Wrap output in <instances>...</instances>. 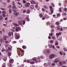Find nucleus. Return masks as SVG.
I'll use <instances>...</instances> for the list:
<instances>
[{
	"instance_id": "18",
	"label": "nucleus",
	"mask_w": 67,
	"mask_h": 67,
	"mask_svg": "<svg viewBox=\"0 0 67 67\" xmlns=\"http://www.w3.org/2000/svg\"><path fill=\"white\" fill-rule=\"evenodd\" d=\"M3 19V17H2V16H0V20H2Z\"/></svg>"
},
{
	"instance_id": "55",
	"label": "nucleus",
	"mask_w": 67,
	"mask_h": 67,
	"mask_svg": "<svg viewBox=\"0 0 67 67\" xmlns=\"http://www.w3.org/2000/svg\"><path fill=\"white\" fill-rule=\"evenodd\" d=\"M56 35L57 36V35L58 36H59V34L58 33H57Z\"/></svg>"
},
{
	"instance_id": "40",
	"label": "nucleus",
	"mask_w": 67,
	"mask_h": 67,
	"mask_svg": "<svg viewBox=\"0 0 67 67\" xmlns=\"http://www.w3.org/2000/svg\"><path fill=\"white\" fill-rule=\"evenodd\" d=\"M42 10L43 11H45V9L43 8L42 9Z\"/></svg>"
},
{
	"instance_id": "41",
	"label": "nucleus",
	"mask_w": 67,
	"mask_h": 67,
	"mask_svg": "<svg viewBox=\"0 0 67 67\" xmlns=\"http://www.w3.org/2000/svg\"><path fill=\"white\" fill-rule=\"evenodd\" d=\"M26 10H25L23 11V13H25V12H26Z\"/></svg>"
},
{
	"instance_id": "64",
	"label": "nucleus",
	"mask_w": 67,
	"mask_h": 67,
	"mask_svg": "<svg viewBox=\"0 0 67 67\" xmlns=\"http://www.w3.org/2000/svg\"><path fill=\"white\" fill-rule=\"evenodd\" d=\"M1 10H4V9L3 8H1Z\"/></svg>"
},
{
	"instance_id": "47",
	"label": "nucleus",
	"mask_w": 67,
	"mask_h": 67,
	"mask_svg": "<svg viewBox=\"0 0 67 67\" xmlns=\"http://www.w3.org/2000/svg\"><path fill=\"white\" fill-rule=\"evenodd\" d=\"M57 16H60V14L59 13L58 14Z\"/></svg>"
},
{
	"instance_id": "1",
	"label": "nucleus",
	"mask_w": 67,
	"mask_h": 67,
	"mask_svg": "<svg viewBox=\"0 0 67 67\" xmlns=\"http://www.w3.org/2000/svg\"><path fill=\"white\" fill-rule=\"evenodd\" d=\"M13 6L12 7L13 9L14 10H16L17 8L15 6V4H14V2H13Z\"/></svg>"
},
{
	"instance_id": "30",
	"label": "nucleus",
	"mask_w": 67,
	"mask_h": 67,
	"mask_svg": "<svg viewBox=\"0 0 67 67\" xmlns=\"http://www.w3.org/2000/svg\"><path fill=\"white\" fill-rule=\"evenodd\" d=\"M8 49L10 51H11V49L10 48V47H9L8 48Z\"/></svg>"
},
{
	"instance_id": "21",
	"label": "nucleus",
	"mask_w": 67,
	"mask_h": 67,
	"mask_svg": "<svg viewBox=\"0 0 67 67\" xmlns=\"http://www.w3.org/2000/svg\"><path fill=\"white\" fill-rule=\"evenodd\" d=\"M49 35H50V36H53V33H51L50 34H49Z\"/></svg>"
},
{
	"instance_id": "63",
	"label": "nucleus",
	"mask_w": 67,
	"mask_h": 67,
	"mask_svg": "<svg viewBox=\"0 0 67 67\" xmlns=\"http://www.w3.org/2000/svg\"><path fill=\"white\" fill-rule=\"evenodd\" d=\"M26 3L27 4H28V5H30V4L29 3Z\"/></svg>"
},
{
	"instance_id": "20",
	"label": "nucleus",
	"mask_w": 67,
	"mask_h": 67,
	"mask_svg": "<svg viewBox=\"0 0 67 67\" xmlns=\"http://www.w3.org/2000/svg\"><path fill=\"white\" fill-rule=\"evenodd\" d=\"M5 51V49H4L3 48L2 50V52H4Z\"/></svg>"
},
{
	"instance_id": "53",
	"label": "nucleus",
	"mask_w": 67,
	"mask_h": 67,
	"mask_svg": "<svg viewBox=\"0 0 67 67\" xmlns=\"http://www.w3.org/2000/svg\"><path fill=\"white\" fill-rule=\"evenodd\" d=\"M51 27H52V28H54V26L53 25H51Z\"/></svg>"
},
{
	"instance_id": "19",
	"label": "nucleus",
	"mask_w": 67,
	"mask_h": 67,
	"mask_svg": "<svg viewBox=\"0 0 67 67\" xmlns=\"http://www.w3.org/2000/svg\"><path fill=\"white\" fill-rule=\"evenodd\" d=\"M13 60L12 59L10 60H9V63H12V62Z\"/></svg>"
},
{
	"instance_id": "32",
	"label": "nucleus",
	"mask_w": 67,
	"mask_h": 67,
	"mask_svg": "<svg viewBox=\"0 0 67 67\" xmlns=\"http://www.w3.org/2000/svg\"><path fill=\"white\" fill-rule=\"evenodd\" d=\"M23 2L24 3H26V1H25L24 0H23Z\"/></svg>"
},
{
	"instance_id": "37",
	"label": "nucleus",
	"mask_w": 67,
	"mask_h": 67,
	"mask_svg": "<svg viewBox=\"0 0 67 67\" xmlns=\"http://www.w3.org/2000/svg\"><path fill=\"white\" fill-rule=\"evenodd\" d=\"M1 43H2V42H4V40H2V39H1Z\"/></svg>"
},
{
	"instance_id": "34",
	"label": "nucleus",
	"mask_w": 67,
	"mask_h": 67,
	"mask_svg": "<svg viewBox=\"0 0 67 67\" xmlns=\"http://www.w3.org/2000/svg\"><path fill=\"white\" fill-rule=\"evenodd\" d=\"M18 20H21L22 19V18L21 17H19L18 18Z\"/></svg>"
},
{
	"instance_id": "27",
	"label": "nucleus",
	"mask_w": 67,
	"mask_h": 67,
	"mask_svg": "<svg viewBox=\"0 0 67 67\" xmlns=\"http://www.w3.org/2000/svg\"><path fill=\"white\" fill-rule=\"evenodd\" d=\"M2 15L3 17H5L6 16L5 14H2Z\"/></svg>"
},
{
	"instance_id": "16",
	"label": "nucleus",
	"mask_w": 67,
	"mask_h": 67,
	"mask_svg": "<svg viewBox=\"0 0 67 67\" xmlns=\"http://www.w3.org/2000/svg\"><path fill=\"white\" fill-rule=\"evenodd\" d=\"M23 25H24L25 23V20H23Z\"/></svg>"
},
{
	"instance_id": "24",
	"label": "nucleus",
	"mask_w": 67,
	"mask_h": 67,
	"mask_svg": "<svg viewBox=\"0 0 67 67\" xmlns=\"http://www.w3.org/2000/svg\"><path fill=\"white\" fill-rule=\"evenodd\" d=\"M25 5L27 7H29V5H27V4H25Z\"/></svg>"
},
{
	"instance_id": "6",
	"label": "nucleus",
	"mask_w": 67,
	"mask_h": 67,
	"mask_svg": "<svg viewBox=\"0 0 67 67\" xmlns=\"http://www.w3.org/2000/svg\"><path fill=\"white\" fill-rule=\"evenodd\" d=\"M58 59L57 58L54 61V63H58V62H59V60H57Z\"/></svg>"
},
{
	"instance_id": "13",
	"label": "nucleus",
	"mask_w": 67,
	"mask_h": 67,
	"mask_svg": "<svg viewBox=\"0 0 67 67\" xmlns=\"http://www.w3.org/2000/svg\"><path fill=\"white\" fill-rule=\"evenodd\" d=\"M50 10L51 11V12L52 13H51V14H52V13H53L54 12L53 11V10L52 9H50Z\"/></svg>"
},
{
	"instance_id": "25",
	"label": "nucleus",
	"mask_w": 67,
	"mask_h": 67,
	"mask_svg": "<svg viewBox=\"0 0 67 67\" xmlns=\"http://www.w3.org/2000/svg\"><path fill=\"white\" fill-rule=\"evenodd\" d=\"M30 63L31 64H34L35 63V62H30Z\"/></svg>"
},
{
	"instance_id": "61",
	"label": "nucleus",
	"mask_w": 67,
	"mask_h": 67,
	"mask_svg": "<svg viewBox=\"0 0 67 67\" xmlns=\"http://www.w3.org/2000/svg\"><path fill=\"white\" fill-rule=\"evenodd\" d=\"M49 39H51V37L50 36H49L48 37Z\"/></svg>"
},
{
	"instance_id": "11",
	"label": "nucleus",
	"mask_w": 67,
	"mask_h": 67,
	"mask_svg": "<svg viewBox=\"0 0 67 67\" xmlns=\"http://www.w3.org/2000/svg\"><path fill=\"white\" fill-rule=\"evenodd\" d=\"M7 36H6V37H3V38L4 39L5 41H7Z\"/></svg>"
},
{
	"instance_id": "7",
	"label": "nucleus",
	"mask_w": 67,
	"mask_h": 67,
	"mask_svg": "<svg viewBox=\"0 0 67 67\" xmlns=\"http://www.w3.org/2000/svg\"><path fill=\"white\" fill-rule=\"evenodd\" d=\"M18 24L19 25H22V22L21 21H19L18 22Z\"/></svg>"
},
{
	"instance_id": "45",
	"label": "nucleus",
	"mask_w": 67,
	"mask_h": 67,
	"mask_svg": "<svg viewBox=\"0 0 67 67\" xmlns=\"http://www.w3.org/2000/svg\"><path fill=\"white\" fill-rule=\"evenodd\" d=\"M36 59H33V61H36Z\"/></svg>"
},
{
	"instance_id": "22",
	"label": "nucleus",
	"mask_w": 67,
	"mask_h": 67,
	"mask_svg": "<svg viewBox=\"0 0 67 67\" xmlns=\"http://www.w3.org/2000/svg\"><path fill=\"white\" fill-rule=\"evenodd\" d=\"M53 42H54V41L53 40H51L50 41V43H53Z\"/></svg>"
},
{
	"instance_id": "9",
	"label": "nucleus",
	"mask_w": 67,
	"mask_h": 67,
	"mask_svg": "<svg viewBox=\"0 0 67 67\" xmlns=\"http://www.w3.org/2000/svg\"><path fill=\"white\" fill-rule=\"evenodd\" d=\"M9 13H12V10L11 9H9Z\"/></svg>"
},
{
	"instance_id": "23",
	"label": "nucleus",
	"mask_w": 67,
	"mask_h": 67,
	"mask_svg": "<svg viewBox=\"0 0 67 67\" xmlns=\"http://www.w3.org/2000/svg\"><path fill=\"white\" fill-rule=\"evenodd\" d=\"M51 5H52V7H55V6L54 5V4L52 3H51Z\"/></svg>"
},
{
	"instance_id": "59",
	"label": "nucleus",
	"mask_w": 67,
	"mask_h": 67,
	"mask_svg": "<svg viewBox=\"0 0 67 67\" xmlns=\"http://www.w3.org/2000/svg\"><path fill=\"white\" fill-rule=\"evenodd\" d=\"M27 63H29L30 62V60H27Z\"/></svg>"
},
{
	"instance_id": "3",
	"label": "nucleus",
	"mask_w": 67,
	"mask_h": 67,
	"mask_svg": "<svg viewBox=\"0 0 67 67\" xmlns=\"http://www.w3.org/2000/svg\"><path fill=\"white\" fill-rule=\"evenodd\" d=\"M45 53L46 54H49L51 53V51L49 49H48L46 50V51H45Z\"/></svg>"
},
{
	"instance_id": "36",
	"label": "nucleus",
	"mask_w": 67,
	"mask_h": 67,
	"mask_svg": "<svg viewBox=\"0 0 67 67\" xmlns=\"http://www.w3.org/2000/svg\"><path fill=\"white\" fill-rule=\"evenodd\" d=\"M49 47L50 48H52V44H50L49 45Z\"/></svg>"
},
{
	"instance_id": "39",
	"label": "nucleus",
	"mask_w": 67,
	"mask_h": 67,
	"mask_svg": "<svg viewBox=\"0 0 67 67\" xmlns=\"http://www.w3.org/2000/svg\"><path fill=\"white\" fill-rule=\"evenodd\" d=\"M27 20L28 21H30V19H29V18L28 17L27 18Z\"/></svg>"
},
{
	"instance_id": "35",
	"label": "nucleus",
	"mask_w": 67,
	"mask_h": 67,
	"mask_svg": "<svg viewBox=\"0 0 67 67\" xmlns=\"http://www.w3.org/2000/svg\"><path fill=\"white\" fill-rule=\"evenodd\" d=\"M8 35L9 36H10L11 35V34L10 33H8Z\"/></svg>"
},
{
	"instance_id": "15",
	"label": "nucleus",
	"mask_w": 67,
	"mask_h": 67,
	"mask_svg": "<svg viewBox=\"0 0 67 67\" xmlns=\"http://www.w3.org/2000/svg\"><path fill=\"white\" fill-rule=\"evenodd\" d=\"M22 7V5L21 4H19V8H21Z\"/></svg>"
},
{
	"instance_id": "28",
	"label": "nucleus",
	"mask_w": 67,
	"mask_h": 67,
	"mask_svg": "<svg viewBox=\"0 0 67 67\" xmlns=\"http://www.w3.org/2000/svg\"><path fill=\"white\" fill-rule=\"evenodd\" d=\"M63 49L64 51H65V52L67 51V49H66V48H63Z\"/></svg>"
},
{
	"instance_id": "4",
	"label": "nucleus",
	"mask_w": 67,
	"mask_h": 67,
	"mask_svg": "<svg viewBox=\"0 0 67 67\" xmlns=\"http://www.w3.org/2000/svg\"><path fill=\"white\" fill-rule=\"evenodd\" d=\"M16 32H19V31L21 30V28L20 27H16Z\"/></svg>"
},
{
	"instance_id": "51",
	"label": "nucleus",
	"mask_w": 67,
	"mask_h": 67,
	"mask_svg": "<svg viewBox=\"0 0 67 67\" xmlns=\"http://www.w3.org/2000/svg\"><path fill=\"white\" fill-rule=\"evenodd\" d=\"M11 31H12V32H15V30H14V29H11Z\"/></svg>"
},
{
	"instance_id": "62",
	"label": "nucleus",
	"mask_w": 67,
	"mask_h": 67,
	"mask_svg": "<svg viewBox=\"0 0 67 67\" xmlns=\"http://www.w3.org/2000/svg\"><path fill=\"white\" fill-rule=\"evenodd\" d=\"M50 9H52V6H50L49 7Z\"/></svg>"
},
{
	"instance_id": "54",
	"label": "nucleus",
	"mask_w": 67,
	"mask_h": 67,
	"mask_svg": "<svg viewBox=\"0 0 67 67\" xmlns=\"http://www.w3.org/2000/svg\"><path fill=\"white\" fill-rule=\"evenodd\" d=\"M16 10V9H14V10H13V12H16L17 11L16 10Z\"/></svg>"
},
{
	"instance_id": "33",
	"label": "nucleus",
	"mask_w": 67,
	"mask_h": 67,
	"mask_svg": "<svg viewBox=\"0 0 67 67\" xmlns=\"http://www.w3.org/2000/svg\"><path fill=\"white\" fill-rule=\"evenodd\" d=\"M35 7L36 8H38V5H37L36 4V5H35Z\"/></svg>"
},
{
	"instance_id": "17",
	"label": "nucleus",
	"mask_w": 67,
	"mask_h": 67,
	"mask_svg": "<svg viewBox=\"0 0 67 67\" xmlns=\"http://www.w3.org/2000/svg\"><path fill=\"white\" fill-rule=\"evenodd\" d=\"M55 64L54 63H53L51 64V66H55Z\"/></svg>"
},
{
	"instance_id": "31",
	"label": "nucleus",
	"mask_w": 67,
	"mask_h": 67,
	"mask_svg": "<svg viewBox=\"0 0 67 67\" xmlns=\"http://www.w3.org/2000/svg\"><path fill=\"white\" fill-rule=\"evenodd\" d=\"M5 43H6V44H7L8 43H9V41H5Z\"/></svg>"
},
{
	"instance_id": "50",
	"label": "nucleus",
	"mask_w": 67,
	"mask_h": 67,
	"mask_svg": "<svg viewBox=\"0 0 67 67\" xmlns=\"http://www.w3.org/2000/svg\"><path fill=\"white\" fill-rule=\"evenodd\" d=\"M45 16L43 17L42 18V20H45Z\"/></svg>"
},
{
	"instance_id": "2",
	"label": "nucleus",
	"mask_w": 67,
	"mask_h": 67,
	"mask_svg": "<svg viewBox=\"0 0 67 67\" xmlns=\"http://www.w3.org/2000/svg\"><path fill=\"white\" fill-rule=\"evenodd\" d=\"M54 57H55V55L54 54H51L49 56V58L50 59H52Z\"/></svg>"
},
{
	"instance_id": "57",
	"label": "nucleus",
	"mask_w": 67,
	"mask_h": 67,
	"mask_svg": "<svg viewBox=\"0 0 67 67\" xmlns=\"http://www.w3.org/2000/svg\"><path fill=\"white\" fill-rule=\"evenodd\" d=\"M66 10H67V8H65L64 9V11H66Z\"/></svg>"
},
{
	"instance_id": "60",
	"label": "nucleus",
	"mask_w": 67,
	"mask_h": 67,
	"mask_svg": "<svg viewBox=\"0 0 67 67\" xmlns=\"http://www.w3.org/2000/svg\"><path fill=\"white\" fill-rule=\"evenodd\" d=\"M63 15H67V14L66 13H64L63 14Z\"/></svg>"
},
{
	"instance_id": "5",
	"label": "nucleus",
	"mask_w": 67,
	"mask_h": 67,
	"mask_svg": "<svg viewBox=\"0 0 67 67\" xmlns=\"http://www.w3.org/2000/svg\"><path fill=\"white\" fill-rule=\"evenodd\" d=\"M13 14L15 15V16H16V17L18 15H19V13L18 12H14L13 13Z\"/></svg>"
},
{
	"instance_id": "29",
	"label": "nucleus",
	"mask_w": 67,
	"mask_h": 67,
	"mask_svg": "<svg viewBox=\"0 0 67 67\" xmlns=\"http://www.w3.org/2000/svg\"><path fill=\"white\" fill-rule=\"evenodd\" d=\"M44 8H46V9H47V8H48V7L46 5H44Z\"/></svg>"
},
{
	"instance_id": "42",
	"label": "nucleus",
	"mask_w": 67,
	"mask_h": 67,
	"mask_svg": "<svg viewBox=\"0 0 67 67\" xmlns=\"http://www.w3.org/2000/svg\"><path fill=\"white\" fill-rule=\"evenodd\" d=\"M63 64H66V62L64 60L63 61Z\"/></svg>"
},
{
	"instance_id": "49",
	"label": "nucleus",
	"mask_w": 67,
	"mask_h": 67,
	"mask_svg": "<svg viewBox=\"0 0 67 67\" xmlns=\"http://www.w3.org/2000/svg\"><path fill=\"white\" fill-rule=\"evenodd\" d=\"M6 52H7L8 53H9V50H8L7 49H6Z\"/></svg>"
},
{
	"instance_id": "58",
	"label": "nucleus",
	"mask_w": 67,
	"mask_h": 67,
	"mask_svg": "<svg viewBox=\"0 0 67 67\" xmlns=\"http://www.w3.org/2000/svg\"><path fill=\"white\" fill-rule=\"evenodd\" d=\"M16 43V42L15 41H14L13 42V44H14L15 43Z\"/></svg>"
},
{
	"instance_id": "52",
	"label": "nucleus",
	"mask_w": 67,
	"mask_h": 67,
	"mask_svg": "<svg viewBox=\"0 0 67 67\" xmlns=\"http://www.w3.org/2000/svg\"><path fill=\"white\" fill-rule=\"evenodd\" d=\"M4 61H5L6 60H7V59H6V58H4Z\"/></svg>"
},
{
	"instance_id": "8",
	"label": "nucleus",
	"mask_w": 67,
	"mask_h": 67,
	"mask_svg": "<svg viewBox=\"0 0 67 67\" xmlns=\"http://www.w3.org/2000/svg\"><path fill=\"white\" fill-rule=\"evenodd\" d=\"M27 13L28 14H29L30 13V10L28 9L27 10Z\"/></svg>"
},
{
	"instance_id": "14",
	"label": "nucleus",
	"mask_w": 67,
	"mask_h": 67,
	"mask_svg": "<svg viewBox=\"0 0 67 67\" xmlns=\"http://www.w3.org/2000/svg\"><path fill=\"white\" fill-rule=\"evenodd\" d=\"M11 55V53L10 52L8 53V55L9 56H10Z\"/></svg>"
},
{
	"instance_id": "44",
	"label": "nucleus",
	"mask_w": 67,
	"mask_h": 67,
	"mask_svg": "<svg viewBox=\"0 0 67 67\" xmlns=\"http://www.w3.org/2000/svg\"><path fill=\"white\" fill-rule=\"evenodd\" d=\"M54 31V29H52L51 30V32H53Z\"/></svg>"
},
{
	"instance_id": "56",
	"label": "nucleus",
	"mask_w": 67,
	"mask_h": 67,
	"mask_svg": "<svg viewBox=\"0 0 67 67\" xmlns=\"http://www.w3.org/2000/svg\"><path fill=\"white\" fill-rule=\"evenodd\" d=\"M14 24L16 25V26H19V25L16 24Z\"/></svg>"
},
{
	"instance_id": "46",
	"label": "nucleus",
	"mask_w": 67,
	"mask_h": 67,
	"mask_svg": "<svg viewBox=\"0 0 67 67\" xmlns=\"http://www.w3.org/2000/svg\"><path fill=\"white\" fill-rule=\"evenodd\" d=\"M5 13H5V11H3V14H5Z\"/></svg>"
},
{
	"instance_id": "48",
	"label": "nucleus",
	"mask_w": 67,
	"mask_h": 67,
	"mask_svg": "<svg viewBox=\"0 0 67 67\" xmlns=\"http://www.w3.org/2000/svg\"><path fill=\"white\" fill-rule=\"evenodd\" d=\"M22 47L23 49H25V47L24 46H23Z\"/></svg>"
},
{
	"instance_id": "12",
	"label": "nucleus",
	"mask_w": 67,
	"mask_h": 67,
	"mask_svg": "<svg viewBox=\"0 0 67 67\" xmlns=\"http://www.w3.org/2000/svg\"><path fill=\"white\" fill-rule=\"evenodd\" d=\"M15 38H16V39H19L20 38V37L18 35H17L15 37Z\"/></svg>"
},
{
	"instance_id": "26",
	"label": "nucleus",
	"mask_w": 67,
	"mask_h": 67,
	"mask_svg": "<svg viewBox=\"0 0 67 67\" xmlns=\"http://www.w3.org/2000/svg\"><path fill=\"white\" fill-rule=\"evenodd\" d=\"M39 16L40 18H42V17H43V15L42 14H40Z\"/></svg>"
},
{
	"instance_id": "38",
	"label": "nucleus",
	"mask_w": 67,
	"mask_h": 67,
	"mask_svg": "<svg viewBox=\"0 0 67 67\" xmlns=\"http://www.w3.org/2000/svg\"><path fill=\"white\" fill-rule=\"evenodd\" d=\"M59 12H62V8H60L59 9Z\"/></svg>"
},
{
	"instance_id": "43",
	"label": "nucleus",
	"mask_w": 67,
	"mask_h": 67,
	"mask_svg": "<svg viewBox=\"0 0 67 67\" xmlns=\"http://www.w3.org/2000/svg\"><path fill=\"white\" fill-rule=\"evenodd\" d=\"M60 55H63V52H60Z\"/></svg>"
},
{
	"instance_id": "10",
	"label": "nucleus",
	"mask_w": 67,
	"mask_h": 67,
	"mask_svg": "<svg viewBox=\"0 0 67 67\" xmlns=\"http://www.w3.org/2000/svg\"><path fill=\"white\" fill-rule=\"evenodd\" d=\"M59 65H61L63 64V62H62V61H60L59 62Z\"/></svg>"
}]
</instances>
